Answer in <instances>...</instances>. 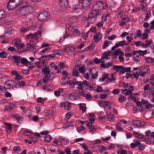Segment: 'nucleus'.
<instances>
[{
	"label": "nucleus",
	"instance_id": "dca6fc26",
	"mask_svg": "<svg viewBox=\"0 0 154 154\" xmlns=\"http://www.w3.org/2000/svg\"><path fill=\"white\" fill-rule=\"evenodd\" d=\"M87 127L90 131L92 132V134H94V132H95L96 131V129L95 126L92 125V123L88 122L86 125Z\"/></svg>",
	"mask_w": 154,
	"mask_h": 154
},
{
	"label": "nucleus",
	"instance_id": "f704fd0d",
	"mask_svg": "<svg viewBox=\"0 0 154 154\" xmlns=\"http://www.w3.org/2000/svg\"><path fill=\"white\" fill-rule=\"evenodd\" d=\"M44 138L45 141L47 142H50L52 139V137L48 134L46 135Z\"/></svg>",
	"mask_w": 154,
	"mask_h": 154
},
{
	"label": "nucleus",
	"instance_id": "69168bd1",
	"mask_svg": "<svg viewBox=\"0 0 154 154\" xmlns=\"http://www.w3.org/2000/svg\"><path fill=\"white\" fill-rule=\"evenodd\" d=\"M145 42L146 43V46L148 47L152 42V39L146 40Z\"/></svg>",
	"mask_w": 154,
	"mask_h": 154
},
{
	"label": "nucleus",
	"instance_id": "39448f33",
	"mask_svg": "<svg viewBox=\"0 0 154 154\" xmlns=\"http://www.w3.org/2000/svg\"><path fill=\"white\" fill-rule=\"evenodd\" d=\"M5 84L8 89H14L16 87V83L14 81L8 80L5 82Z\"/></svg>",
	"mask_w": 154,
	"mask_h": 154
},
{
	"label": "nucleus",
	"instance_id": "2f4dec72",
	"mask_svg": "<svg viewBox=\"0 0 154 154\" xmlns=\"http://www.w3.org/2000/svg\"><path fill=\"white\" fill-rule=\"evenodd\" d=\"M97 18L96 17H91L90 16H88V23L90 24L93 23L94 21L96 20Z\"/></svg>",
	"mask_w": 154,
	"mask_h": 154
},
{
	"label": "nucleus",
	"instance_id": "cd10ccee",
	"mask_svg": "<svg viewBox=\"0 0 154 154\" xmlns=\"http://www.w3.org/2000/svg\"><path fill=\"white\" fill-rule=\"evenodd\" d=\"M107 116L109 121H114L115 119L114 116L110 111L107 112Z\"/></svg>",
	"mask_w": 154,
	"mask_h": 154
},
{
	"label": "nucleus",
	"instance_id": "6e6552de",
	"mask_svg": "<svg viewBox=\"0 0 154 154\" xmlns=\"http://www.w3.org/2000/svg\"><path fill=\"white\" fill-rule=\"evenodd\" d=\"M120 18L122 20L119 24V25L121 26H124L125 24L128 22L129 20L128 17L127 15L120 16Z\"/></svg>",
	"mask_w": 154,
	"mask_h": 154
},
{
	"label": "nucleus",
	"instance_id": "7ed1b4c3",
	"mask_svg": "<svg viewBox=\"0 0 154 154\" xmlns=\"http://www.w3.org/2000/svg\"><path fill=\"white\" fill-rule=\"evenodd\" d=\"M41 33L40 32L37 31L33 34H29L26 35V39L30 40H37L39 37L41 35Z\"/></svg>",
	"mask_w": 154,
	"mask_h": 154
},
{
	"label": "nucleus",
	"instance_id": "3c124183",
	"mask_svg": "<svg viewBox=\"0 0 154 154\" xmlns=\"http://www.w3.org/2000/svg\"><path fill=\"white\" fill-rule=\"evenodd\" d=\"M6 128L9 131H11L12 130V124L5 123Z\"/></svg>",
	"mask_w": 154,
	"mask_h": 154
},
{
	"label": "nucleus",
	"instance_id": "a18cd8bd",
	"mask_svg": "<svg viewBox=\"0 0 154 154\" xmlns=\"http://www.w3.org/2000/svg\"><path fill=\"white\" fill-rule=\"evenodd\" d=\"M49 79V78L48 75H45V76L42 80L43 82L45 84H46L48 82Z\"/></svg>",
	"mask_w": 154,
	"mask_h": 154
},
{
	"label": "nucleus",
	"instance_id": "a19ab883",
	"mask_svg": "<svg viewBox=\"0 0 154 154\" xmlns=\"http://www.w3.org/2000/svg\"><path fill=\"white\" fill-rule=\"evenodd\" d=\"M151 11L150 10H149L146 14V17L144 18V20L145 21H148L149 19L151 17Z\"/></svg>",
	"mask_w": 154,
	"mask_h": 154
},
{
	"label": "nucleus",
	"instance_id": "c85d7f7f",
	"mask_svg": "<svg viewBox=\"0 0 154 154\" xmlns=\"http://www.w3.org/2000/svg\"><path fill=\"white\" fill-rule=\"evenodd\" d=\"M90 74L91 75V77L93 79H96L98 76V73L96 71H94V72H93L91 69L89 70Z\"/></svg>",
	"mask_w": 154,
	"mask_h": 154
},
{
	"label": "nucleus",
	"instance_id": "5701e85b",
	"mask_svg": "<svg viewBox=\"0 0 154 154\" xmlns=\"http://www.w3.org/2000/svg\"><path fill=\"white\" fill-rule=\"evenodd\" d=\"M64 89V88H59L58 90L54 91V94L57 97H59L62 94L63 95L64 94L63 91Z\"/></svg>",
	"mask_w": 154,
	"mask_h": 154
},
{
	"label": "nucleus",
	"instance_id": "680f3d73",
	"mask_svg": "<svg viewBox=\"0 0 154 154\" xmlns=\"http://www.w3.org/2000/svg\"><path fill=\"white\" fill-rule=\"evenodd\" d=\"M51 49V48H46L45 49L43 50L42 51H41L40 52L39 54L41 55H43L44 54L45 52L47 51L48 52V50L49 49Z\"/></svg>",
	"mask_w": 154,
	"mask_h": 154
},
{
	"label": "nucleus",
	"instance_id": "ddd939ff",
	"mask_svg": "<svg viewBox=\"0 0 154 154\" xmlns=\"http://www.w3.org/2000/svg\"><path fill=\"white\" fill-rule=\"evenodd\" d=\"M20 60V63L23 64L28 66H31L33 64L30 61H29L25 58H22L21 57V59Z\"/></svg>",
	"mask_w": 154,
	"mask_h": 154
},
{
	"label": "nucleus",
	"instance_id": "2eb2a0df",
	"mask_svg": "<svg viewBox=\"0 0 154 154\" xmlns=\"http://www.w3.org/2000/svg\"><path fill=\"white\" fill-rule=\"evenodd\" d=\"M81 0L79 1L78 4H74L72 6V9L74 11H75L79 9H81L82 8V6L81 4Z\"/></svg>",
	"mask_w": 154,
	"mask_h": 154
},
{
	"label": "nucleus",
	"instance_id": "6e6d98bb",
	"mask_svg": "<svg viewBox=\"0 0 154 154\" xmlns=\"http://www.w3.org/2000/svg\"><path fill=\"white\" fill-rule=\"evenodd\" d=\"M126 97L123 95H120L118 98V101L120 103L123 102L126 99Z\"/></svg>",
	"mask_w": 154,
	"mask_h": 154
},
{
	"label": "nucleus",
	"instance_id": "f257e3e1",
	"mask_svg": "<svg viewBox=\"0 0 154 154\" xmlns=\"http://www.w3.org/2000/svg\"><path fill=\"white\" fill-rule=\"evenodd\" d=\"M23 2V0H10L7 5V9L9 11L14 10Z\"/></svg>",
	"mask_w": 154,
	"mask_h": 154
},
{
	"label": "nucleus",
	"instance_id": "aec40b11",
	"mask_svg": "<svg viewBox=\"0 0 154 154\" xmlns=\"http://www.w3.org/2000/svg\"><path fill=\"white\" fill-rule=\"evenodd\" d=\"M109 102L102 100L99 102V104L100 106L103 107L104 108H108L109 106Z\"/></svg>",
	"mask_w": 154,
	"mask_h": 154
},
{
	"label": "nucleus",
	"instance_id": "de8ad7c7",
	"mask_svg": "<svg viewBox=\"0 0 154 154\" xmlns=\"http://www.w3.org/2000/svg\"><path fill=\"white\" fill-rule=\"evenodd\" d=\"M53 53L58 55H60L63 53V50H55L53 51Z\"/></svg>",
	"mask_w": 154,
	"mask_h": 154
},
{
	"label": "nucleus",
	"instance_id": "864d4df0",
	"mask_svg": "<svg viewBox=\"0 0 154 154\" xmlns=\"http://www.w3.org/2000/svg\"><path fill=\"white\" fill-rule=\"evenodd\" d=\"M5 17V12L3 10H0V19L4 18Z\"/></svg>",
	"mask_w": 154,
	"mask_h": 154
},
{
	"label": "nucleus",
	"instance_id": "c03bdc74",
	"mask_svg": "<svg viewBox=\"0 0 154 154\" xmlns=\"http://www.w3.org/2000/svg\"><path fill=\"white\" fill-rule=\"evenodd\" d=\"M17 85L20 87H24L26 86V84L24 81H19L17 83H16V85Z\"/></svg>",
	"mask_w": 154,
	"mask_h": 154
},
{
	"label": "nucleus",
	"instance_id": "c9c22d12",
	"mask_svg": "<svg viewBox=\"0 0 154 154\" xmlns=\"http://www.w3.org/2000/svg\"><path fill=\"white\" fill-rule=\"evenodd\" d=\"M111 42L110 41L107 40H105L104 42V44L102 46L103 49H105L106 48L109 46V44L111 43Z\"/></svg>",
	"mask_w": 154,
	"mask_h": 154
},
{
	"label": "nucleus",
	"instance_id": "9d476101",
	"mask_svg": "<svg viewBox=\"0 0 154 154\" xmlns=\"http://www.w3.org/2000/svg\"><path fill=\"white\" fill-rule=\"evenodd\" d=\"M68 98L71 100H75L79 99V96L77 93L73 92L69 95Z\"/></svg>",
	"mask_w": 154,
	"mask_h": 154
},
{
	"label": "nucleus",
	"instance_id": "a878e982",
	"mask_svg": "<svg viewBox=\"0 0 154 154\" xmlns=\"http://www.w3.org/2000/svg\"><path fill=\"white\" fill-rule=\"evenodd\" d=\"M91 0H82V4H81L82 8H84L88 6L90 4V2Z\"/></svg>",
	"mask_w": 154,
	"mask_h": 154
},
{
	"label": "nucleus",
	"instance_id": "4468645a",
	"mask_svg": "<svg viewBox=\"0 0 154 154\" xmlns=\"http://www.w3.org/2000/svg\"><path fill=\"white\" fill-rule=\"evenodd\" d=\"M60 106L63 107L66 110H69L71 108V103L68 102H64L61 103Z\"/></svg>",
	"mask_w": 154,
	"mask_h": 154
},
{
	"label": "nucleus",
	"instance_id": "49530a36",
	"mask_svg": "<svg viewBox=\"0 0 154 154\" xmlns=\"http://www.w3.org/2000/svg\"><path fill=\"white\" fill-rule=\"evenodd\" d=\"M145 61L146 62L151 63L154 62V58L151 57H148L145 59Z\"/></svg>",
	"mask_w": 154,
	"mask_h": 154
},
{
	"label": "nucleus",
	"instance_id": "393cba45",
	"mask_svg": "<svg viewBox=\"0 0 154 154\" xmlns=\"http://www.w3.org/2000/svg\"><path fill=\"white\" fill-rule=\"evenodd\" d=\"M12 59L14 63L19 64L20 63L21 57L14 55L12 56Z\"/></svg>",
	"mask_w": 154,
	"mask_h": 154
},
{
	"label": "nucleus",
	"instance_id": "7c9ffc66",
	"mask_svg": "<svg viewBox=\"0 0 154 154\" xmlns=\"http://www.w3.org/2000/svg\"><path fill=\"white\" fill-rule=\"evenodd\" d=\"M42 71L44 73L45 75H48L50 73V69L48 67H45L42 69Z\"/></svg>",
	"mask_w": 154,
	"mask_h": 154
},
{
	"label": "nucleus",
	"instance_id": "0eeeda50",
	"mask_svg": "<svg viewBox=\"0 0 154 154\" xmlns=\"http://www.w3.org/2000/svg\"><path fill=\"white\" fill-rule=\"evenodd\" d=\"M67 20L69 23L74 24L75 23L78 22L79 18L75 16L70 15L67 17Z\"/></svg>",
	"mask_w": 154,
	"mask_h": 154
},
{
	"label": "nucleus",
	"instance_id": "6ab92c4d",
	"mask_svg": "<svg viewBox=\"0 0 154 154\" xmlns=\"http://www.w3.org/2000/svg\"><path fill=\"white\" fill-rule=\"evenodd\" d=\"M77 27V25L70 23H69V24L66 26V28L69 32L72 31V30L76 28Z\"/></svg>",
	"mask_w": 154,
	"mask_h": 154
},
{
	"label": "nucleus",
	"instance_id": "58836bf2",
	"mask_svg": "<svg viewBox=\"0 0 154 154\" xmlns=\"http://www.w3.org/2000/svg\"><path fill=\"white\" fill-rule=\"evenodd\" d=\"M122 93L125 95H128L131 94L132 92V91L130 90H128V89H125L122 90Z\"/></svg>",
	"mask_w": 154,
	"mask_h": 154
},
{
	"label": "nucleus",
	"instance_id": "b1692460",
	"mask_svg": "<svg viewBox=\"0 0 154 154\" xmlns=\"http://www.w3.org/2000/svg\"><path fill=\"white\" fill-rule=\"evenodd\" d=\"M12 116L19 123H20L22 121L23 118L17 114H13Z\"/></svg>",
	"mask_w": 154,
	"mask_h": 154
},
{
	"label": "nucleus",
	"instance_id": "5fc2aeb1",
	"mask_svg": "<svg viewBox=\"0 0 154 154\" xmlns=\"http://www.w3.org/2000/svg\"><path fill=\"white\" fill-rule=\"evenodd\" d=\"M72 75L75 77H78L79 76V74L77 70L74 69L72 72Z\"/></svg>",
	"mask_w": 154,
	"mask_h": 154
},
{
	"label": "nucleus",
	"instance_id": "a211bd4d",
	"mask_svg": "<svg viewBox=\"0 0 154 154\" xmlns=\"http://www.w3.org/2000/svg\"><path fill=\"white\" fill-rule=\"evenodd\" d=\"M142 102L143 105L145 107L146 109H150L152 108V104L147 101H145L144 100H142Z\"/></svg>",
	"mask_w": 154,
	"mask_h": 154
},
{
	"label": "nucleus",
	"instance_id": "423d86ee",
	"mask_svg": "<svg viewBox=\"0 0 154 154\" xmlns=\"http://www.w3.org/2000/svg\"><path fill=\"white\" fill-rule=\"evenodd\" d=\"M67 83L70 87L71 88H74V86L76 85H77L78 86H79V85H81L80 83H81L79 81H77L74 78L68 81Z\"/></svg>",
	"mask_w": 154,
	"mask_h": 154
},
{
	"label": "nucleus",
	"instance_id": "1a4fd4ad",
	"mask_svg": "<svg viewBox=\"0 0 154 154\" xmlns=\"http://www.w3.org/2000/svg\"><path fill=\"white\" fill-rule=\"evenodd\" d=\"M20 42L21 40L20 38H16L12 41V44L13 45L18 48H19L22 47Z\"/></svg>",
	"mask_w": 154,
	"mask_h": 154
},
{
	"label": "nucleus",
	"instance_id": "09e8293b",
	"mask_svg": "<svg viewBox=\"0 0 154 154\" xmlns=\"http://www.w3.org/2000/svg\"><path fill=\"white\" fill-rule=\"evenodd\" d=\"M109 15L108 13L103 14L101 17L102 20L105 22L107 20V18L108 17Z\"/></svg>",
	"mask_w": 154,
	"mask_h": 154
},
{
	"label": "nucleus",
	"instance_id": "79ce46f5",
	"mask_svg": "<svg viewBox=\"0 0 154 154\" xmlns=\"http://www.w3.org/2000/svg\"><path fill=\"white\" fill-rule=\"evenodd\" d=\"M143 69L144 70V71H143L145 74L147 75L150 73V68L149 66L144 67Z\"/></svg>",
	"mask_w": 154,
	"mask_h": 154
},
{
	"label": "nucleus",
	"instance_id": "8fccbe9b",
	"mask_svg": "<svg viewBox=\"0 0 154 154\" xmlns=\"http://www.w3.org/2000/svg\"><path fill=\"white\" fill-rule=\"evenodd\" d=\"M80 109L82 111L83 113L85 112L86 110V106L82 104H79Z\"/></svg>",
	"mask_w": 154,
	"mask_h": 154
},
{
	"label": "nucleus",
	"instance_id": "473e14b6",
	"mask_svg": "<svg viewBox=\"0 0 154 154\" xmlns=\"http://www.w3.org/2000/svg\"><path fill=\"white\" fill-rule=\"evenodd\" d=\"M81 83H80V85H79V86L82 87L84 88L83 85H84L86 86H88L90 84V83L89 82L86 80L83 81V82L79 81Z\"/></svg>",
	"mask_w": 154,
	"mask_h": 154
},
{
	"label": "nucleus",
	"instance_id": "72a5a7b5",
	"mask_svg": "<svg viewBox=\"0 0 154 154\" xmlns=\"http://www.w3.org/2000/svg\"><path fill=\"white\" fill-rule=\"evenodd\" d=\"M88 118L90 121L91 122H94L96 119V117H94V115L92 113H90L89 114Z\"/></svg>",
	"mask_w": 154,
	"mask_h": 154
},
{
	"label": "nucleus",
	"instance_id": "338daca9",
	"mask_svg": "<svg viewBox=\"0 0 154 154\" xmlns=\"http://www.w3.org/2000/svg\"><path fill=\"white\" fill-rule=\"evenodd\" d=\"M81 37L83 39L85 40L88 36V34L86 33H82L81 35Z\"/></svg>",
	"mask_w": 154,
	"mask_h": 154
},
{
	"label": "nucleus",
	"instance_id": "4be33fe9",
	"mask_svg": "<svg viewBox=\"0 0 154 154\" xmlns=\"http://www.w3.org/2000/svg\"><path fill=\"white\" fill-rule=\"evenodd\" d=\"M102 35L99 32H97L94 36V40L96 43L98 42L101 39Z\"/></svg>",
	"mask_w": 154,
	"mask_h": 154
},
{
	"label": "nucleus",
	"instance_id": "603ef678",
	"mask_svg": "<svg viewBox=\"0 0 154 154\" xmlns=\"http://www.w3.org/2000/svg\"><path fill=\"white\" fill-rule=\"evenodd\" d=\"M108 74L107 73H104L102 75V77L100 79L102 82H104L105 79L108 77Z\"/></svg>",
	"mask_w": 154,
	"mask_h": 154
},
{
	"label": "nucleus",
	"instance_id": "774afa93",
	"mask_svg": "<svg viewBox=\"0 0 154 154\" xmlns=\"http://www.w3.org/2000/svg\"><path fill=\"white\" fill-rule=\"evenodd\" d=\"M45 100L42 97H38L37 99V101L38 103H41L42 104H43Z\"/></svg>",
	"mask_w": 154,
	"mask_h": 154
},
{
	"label": "nucleus",
	"instance_id": "4c0bfd02",
	"mask_svg": "<svg viewBox=\"0 0 154 154\" xmlns=\"http://www.w3.org/2000/svg\"><path fill=\"white\" fill-rule=\"evenodd\" d=\"M133 125L135 126L140 127L141 126L140 122L139 120H134L132 122Z\"/></svg>",
	"mask_w": 154,
	"mask_h": 154
},
{
	"label": "nucleus",
	"instance_id": "13d9d810",
	"mask_svg": "<svg viewBox=\"0 0 154 154\" xmlns=\"http://www.w3.org/2000/svg\"><path fill=\"white\" fill-rule=\"evenodd\" d=\"M111 75V77L107 78L106 80L107 82H109L111 81H114L116 79L115 77L112 73Z\"/></svg>",
	"mask_w": 154,
	"mask_h": 154
},
{
	"label": "nucleus",
	"instance_id": "052dcab7",
	"mask_svg": "<svg viewBox=\"0 0 154 154\" xmlns=\"http://www.w3.org/2000/svg\"><path fill=\"white\" fill-rule=\"evenodd\" d=\"M13 149L16 152H20L21 150L20 147L18 146H14L13 148Z\"/></svg>",
	"mask_w": 154,
	"mask_h": 154
},
{
	"label": "nucleus",
	"instance_id": "e2e57ef3",
	"mask_svg": "<svg viewBox=\"0 0 154 154\" xmlns=\"http://www.w3.org/2000/svg\"><path fill=\"white\" fill-rule=\"evenodd\" d=\"M86 128L85 127L83 126H81L80 127H78L77 128V130L80 133L81 131H83L85 130Z\"/></svg>",
	"mask_w": 154,
	"mask_h": 154
},
{
	"label": "nucleus",
	"instance_id": "20e7f679",
	"mask_svg": "<svg viewBox=\"0 0 154 154\" xmlns=\"http://www.w3.org/2000/svg\"><path fill=\"white\" fill-rule=\"evenodd\" d=\"M48 18V15L47 12L44 11L40 13L38 16V20L40 21H44Z\"/></svg>",
	"mask_w": 154,
	"mask_h": 154
},
{
	"label": "nucleus",
	"instance_id": "4d7b16f0",
	"mask_svg": "<svg viewBox=\"0 0 154 154\" xmlns=\"http://www.w3.org/2000/svg\"><path fill=\"white\" fill-rule=\"evenodd\" d=\"M148 50L146 49L144 51L139 50V54L141 56H143L144 55L147 53Z\"/></svg>",
	"mask_w": 154,
	"mask_h": 154
},
{
	"label": "nucleus",
	"instance_id": "f3484780",
	"mask_svg": "<svg viewBox=\"0 0 154 154\" xmlns=\"http://www.w3.org/2000/svg\"><path fill=\"white\" fill-rule=\"evenodd\" d=\"M84 88L78 86L77 88V90L78 91L79 95L84 97V95H85L86 92L83 89Z\"/></svg>",
	"mask_w": 154,
	"mask_h": 154
},
{
	"label": "nucleus",
	"instance_id": "bf43d9fd",
	"mask_svg": "<svg viewBox=\"0 0 154 154\" xmlns=\"http://www.w3.org/2000/svg\"><path fill=\"white\" fill-rule=\"evenodd\" d=\"M27 48L28 50H30L32 49H34L35 47L32 44L29 43L27 44Z\"/></svg>",
	"mask_w": 154,
	"mask_h": 154
},
{
	"label": "nucleus",
	"instance_id": "412c9836",
	"mask_svg": "<svg viewBox=\"0 0 154 154\" xmlns=\"http://www.w3.org/2000/svg\"><path fill=\"white\" fill-rule=\"evenodd\" d=\"M60 5L63 8H66L68 6V0H60Z\"/></svg>",
	"mask_w": 154,
	"mask_h": 154
},
{
	"label": "nucleus",
	"instance_id": "37998d69",
	"mask_svg": "<svg viewBox=\"0 0 154 154\" xmlns=\"http://www.w3.org/2000/svg\"><path fill=\"white\" fill-rule=\"evenodd\" d=\"M123 67L122 66H117V65H114L113 66V69L116 71L118 72L121 69H123Z\"/></svg>",
	"mask_w": 154,
	"mask_h": 154
},
{
	"label": "nucleus",
	"instance_id": "bb28decb",
	"mask_svg": "<svg viewBox=\"0 0 154 154\" xmlns=\"http://www.w3.org/2000/svg\"><path fill=\"white\" fill-rule=\"evenodd\" d=\"M121 124L120 123H118L116 124V129L118 131H124V128L121 127Z\"/></svg>",
	"mask_w": 154,
	"mask_h": 154
},
{
	"label": "nucleus",
	"instance_id": "ea45409f",
	"mask_svg": "<svg viewBox=\"0 0 154 154\" xmlns=\"http://www.w3.org/2000/svg\"><path fill=\"white\" fill-rule=\"evenodd\" d=\"M133 134L136 137L139 139H142L144 137L143 135L139 134L136 132H134L133 133Z\"/></svg>",
	"mask_w": 154,
	"mask_h": 154
},
{
	"label": "nucleus",
	"instance_id": "f03ea898",
	"mask_svg": "<svg viewBox=\"0 0 154 154\" xmlns=\"http://www.w3.org/2000/svg\"><path fill=\"white\" fill-rule=\"evenodd\" d=\"M104 3L102 0H99L95 2L93 5V8L94 9L100 11L105 9L104 7Z\"/></svg>",
	"mask_w": 154,
	"mask_h": 154
},
{
	"label": "nucleus",
	"instance_id": "c756f323",
	"mask_svg": "<svg viewBox=\"0 0 154 154\" xmlns=\"http://www.w3.org/2000/svg\"><path fill=\"white\" fill-rule=\"evenodd\" d=\"M128 43H127L125 40L119 41L118 43L116 44V46H117L118 48L120 46L122 47L124 45H128Z\"/></svg>",
	"mask_w": 154,
	"mask_h": 154
},
{
	"label": "nucleus",
	"instance_id": "0e129e2a",
	"mask_svg": "<svg viewBox=\"0 0 154 154\" xmlns=\"http://www.w3.org/2000/svg\"><path fill=\"white\" fill-rule=\"evenodd\" d=\"M23 77L20 75L18 74L15 77V80L17 81H19L20 80L23 79Z\"/></svg>",
	"mask_w": 154,
	"mask_h": 154
},
{
	"label": "nucleus",
	"instance_id": "e433bc0d",
	"mask_svg": "<svg viewBox=\"0 0 154 154\" xmlns=\"http://www.w3.org/2000/svg\"><path fill=\"white\" fill-rule=\"evenodd\" d=\"M79 70L80 73H84L85 72L86 69L85 66L82 65L81 67H79Z\"/></svg>",
	"mask_w": 154,
	"mask_h": 154
},
{
	"label": "nucleus",
	"instance_id": "9b49d317",
	"mask_svg": "<svg viewBox=\"0 0 154 154\" xmlns=\"http://www.w3.org/2000/svg\"><path fill=\"white\" fill-rule=\"evenodd\" d=\"M100 11L96 9H92L89 13V15L91 17H93L97 18V16L100 14Z\"/></svg>",
	"mask_w": 154,
	"mask_h": 154
},
{
	"label": "nucleus",
	"instance_id": "f8f14e48",
	"mask_svg": "<svg viewBox=\"0 0 154 154\" xmlns=\"http://www.w3.org/2000/svg\"><path fill=\"white\" fill-rule=\"evenodd\" d=\"M150 31V29H146L144 30L143 33L141 36V39L142 40H145L149 38L148 33Z\"/></svg>",
	"mask_w": 154,
	"mask_h": 154
}]
</instances>
